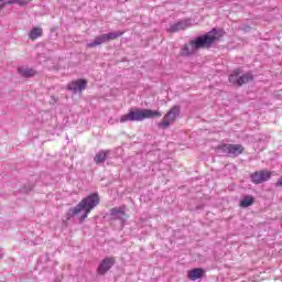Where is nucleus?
Instances as JSON below:
<instances>
[{
    "label": "nucleus",
    "mask_w": 282,
    "mask_h": 282,
    "mask_svg": "<svg viewBox=\"0 0 282 282\" xmlns=\"http://www.w3.org/2000/svg\"><path fill=\"white\" fill-rule=\"evenodd\" d=\"M221 36H224V32H221V30L213 29L206 34L192 40L188 44H185L181 48V55L192 56V54H195L197 50H209V47H213L217 41L221 40Z\"/></svg>",
    "instance_id": "f257e3e1"
},
{
    "label": "nucleus",
    "mask_w": 282,
    "mask_h": 282,
    "mask_svg": "<svg viewBox=\"0 0 282 282\" xmlns=\"http://www.w3.org/2000/svg\"><path fill=\"white\" fill-rule=\"evenodd\" d=\"M151 118H162V111L151 109L130 108L128 113L120 117V122H142Z\"/></svg>",
    "instance_id": "f03ea898"
},
{
    "label": "nucleus",
    "mask_w": 282,
    "mask_h": 282,
    "mask_svg": "<svg viewBox=\"0 0 282 282\" xmlns=\"http://www.w3.org/2000/svg\"><path fill=\"white\" fill-rule=\"evenodd\" d=\"M98 204H100V196H98V193H94L83 198L78 205L72 209V213L73 215H80V213L85 210V214L79 218V221H85L89 216V213H91Z\"/></svg>",
    "instance_id": "7ed1b4c3"
},
{
    "label": "nucleus",
    "mask_w": 282,
    "mask_h": 282,
    "mask_svg": "<svg viewBox=\"0 0 282 282\" xmlns=\"http://www.w3.org/2000/svg\"><path fill=\"white\" fill-rule=\"evenodd\" d=\"M218 151H221L227 158H239L246 151V148L241 144L224 143L217 147Z\"/></svg>",
    "instance_id": "20e7f679"
},
{
    "label": "nucleus",
    "mask_w": 282,
    "mask_h": 282,
    "mask_svg": "<svg viewBox=\"0 0 282 282\" xmlns=\"http://www.w3.org/2000/svg\"><path fill=\"white\" fill-rule=\"evenodd\" d=\"M177 118H180V106H173L163 117L160 127L169 129Z\"/></svg>",
    "instance_id": "39448f33"
},
{
    "label": "nucleus",
    "mask_w": 282,
    "mask_h": 282,
    "mask_svg": "<svg viewBox=\"0 0 282 282\" xmlns=\"http://www.w3.org/2000/svg\"><path fill=\"white\" fill-rule=\"evenodd\" d=\"M116 265V258L107 257L105 258L97 268V274L105 276V274Z\"/></svg>",
    "instance_id": "423d86ee"
},
{
    "label": "nucleus",
    "mask_w": 282,
    "mask_h": 282,
    "mask_svg": "<svg viewBox=\"0 0 282 282\" xmlns=\"http://www.w3.org/2000/svg\"><path fill=\"white\" fill-rule=\"evenodd\" d=\"M270 177H272V172L262 170L251 174V182L253 184H263V182H268Z\"/></svg>",
    "instance_id": "0eeeda50"
},
{
    "label": "nucleus",
    "mask_w": 282,
    "mask_h": 282,
    "mask_svg": "<svg viewBox=\"0 0 282 282\" xmlns=\"http://www.w3.org/2000/svg\"><path fill=\"white\" fill-rule=\"evenodd\" d=\"M68 91L74 94H83L87 89V79H77L67 85Z\"/></svg>",
    "instance_id": "6e6552de"
},
{
    "label": "nucleus",
    "mask_w": 282,
    "mask_h": 282,
    "mask_svg": "<svg viewBox=\"0 0 282 282\" xmlns=\"http://www.w3.org/2000/svg\"><path fill=\"white\" fill-rule=\"evenodd\" d=\"M204 274H206V272L202 268L192 269L187 272V279H189V281H197V279H203Z\"/></svg>",
    "instance_id": "1a4fd4ad"
},
{
    "label": "nucleus",
    "mask_w": 282,
    "mask_h": 282,
    "mask_svg": "<svg viewBox=\"0 0 282 282\" xmlns=\"http://www.w3.org/2000/svg\"><path fill=\"white\" fill-rule=\"evenodd\" d=\"M188 21H181L177 22L176 24H173L170 26L169 32H180L181 30H186V28H189Z\"/></svg>",
    "instance_id": "9d476101"
},
{
    "label": "nucleus",
    "mask_w": 282,
    "mask_h": 282,
    "mask_svg": "<svg viewBox=\"0 0 282 282\" xmlns=\"http://www.w3.org/2000/svg\"><path fill=\"white\" fill-rule=\"evenodd\" d=\"M107 34H101L97 37H95L94 42H90L87 44V47H98V45H102V43H107Z\"/></svg>",
    "instance_id": "9b49d317"
},
{
    "label": "nucleus",
    "mask_w": 282,
    "mask_h": 282,
    "mask_svg": "<svg viewBox=\"0 0 282 282\" xmlns=\"http://www.w3.org/2000/svg\"><path fill=\"white\" fill-rule=\"evenodd\" d=\"M41 36H43V29L41 26H34L29 33L31 41H36V39H41Z\"/></svg>",
    "instance_id": "f8f14e48"
},
{
    "label": "nucleus",
    "mask_w": 282,
    "mask_h": 282,
    "mask_svg": "<svg viewBox=\"0 0 282 282\" xmlns=\"http://www.w3.org/2000/svg\"><path fill=\"white\" fill-rule=\"evenodd\" d=\"M240 76H241V68L234 69V72L229 75V83L231 85H237L239 87Z\"/></svg>",
    "instance_id": "ddd939ff"
},
{
    "label": "nucleus",
    "mask_w": 282,
    "mask_h": 282,
    "mask_svg": "<svg viewBox=\"0 0 282 282\" xmlns=\"http://www.w3.org/2000/svg\"><path fill=\"white\" fill-rule=\"evenodd\" d=\"M18 72L23 78H32V76H36V70L28 67H20L18 68Z\"/></svg>",
    "instance_id": "4468645a"
},
{
    "label": "nucleus",
    "mask_w": 282,
    "mask_h": 282,
    "mask_svg": "<svg viewBox=\"0 0 282 282\" xmlns=\"http://www.w3.org/2000/svg\"><path fill=\"white\" fill-rule=\"evenodd\" d=\"M252 73H246L239 77L238 87H241L242 85H248V83L253 80Z\"/></svg>",
    "instance_id": "2eb2a0df"
},
{
    "label": "nucleus",
    "mask_w": 282,
    "mask_h": 282,
    "mask_svg": "<svg viewBox=\"0 0 282 282\" xmlns=\"http://www.w3.org/2000/svg\"><path fill=\"white\" fill-rule=\"evenodd\" d=\"M107 155H109V151L101 150V151H99V152L95 155L94 161H95L97 164H102V162H105V160H107Z\"/></svg>",
    "instance_id": "dca6fc26"
},
{
    "label": "nucleus",
    "mask_w": 282,
    "mask_h": 282,
    "mask_svg": "<svg viewBox=\"0 0 282 282\" xmlns=\"http://www.w3.org/2000/svg\"><path fill=\"white\" fill-rule=\"evenodd\" d=\"M252 204H254V197L247 195L241 199L240 208H248L249 206H252Z\"/></svg>",
    "instance_id": "f3484780"
},
{
    "label": "nucleus",
    "mask_w": 282,
    "mask_h": 282,
    "mask_svg": "<svg viewBox=\"0 0 282 282\" xmlns=\"http://www.w3.org/2000/svg\"><path fill=\"white\" fill-rule=\"evenodd\" d=\"M122 34H124V31H116V32L106 33V37L108 41H116V39H120Z\"/></svg>",
    "instance_id": "a211bd4d"
},
{
    "label": "nucleus",
    "mask_w": 282,
    "mask_h": 282,
    "mask_svg": "<svg viewBox=\"0 0 282 282\" xmlns=\"http://www.w3.org/2000/svg\"><path fill=\"white\" fill-rule=\"evenodd\" d=\"M110 215L112 216V217H116V215H124V208H122V207H115V208H111L110 209Z\"/></svg>",
    "instance_id": "6ab92c4d"
},
{
    "label": "nucleus",
    "mask_w": 282,
    "mask_h": 282,
    "mask_svg": "<svg viewBox=\"0 0 282 282\" xmlns=\"http://www.w3.org/2000/svg\"><path fill=\"white\" fill-rule=\"evenodd\" d=\"M30 1H32V0H17L18 6H22V7L28 6V3H30Z\"/></svg>",
    "instance_id": "aec40b11"
},
{
    "label": "nucleus",
    "mask_w": 282,
    "mask_h": 282,
    "mask_svg": "<svg viewBox=\"0 0 282 282\" xmlns=\"http://www.w3.org/2000/svg\"><path fill=\"white\" fill-rule=\"evenodd\" d=\"M14 3H18L17 0H9L7 2H3V6H14Z\"/></svg>",
    "instance_id": "412c9836"
},
{
    "label": "nucleus",
    "mask_w": 282,
    "mask_h": 282,
    "mask_svg": "<svg viewBox=\"0 0 282 282\" xmlns=\"http://www.w3.org/2000/svg\"><path fill=\"white\" fill-rule=\"evenodd\" d=\"M276 186H282V176L279 178V181L276 182Z\"/></svg>",
    "instance_id": "4be33fe9"
},
{
    "label": "nucleus",
    "mask_w": 282,
    "mask_h": 282,
    "mask_svg": "<svg viewBox=\"0 0 282 282\" xmlns=\"http://www.w3.org/2000/svg\"><path fill=\"white\" fill-rule=\"evenodd\" d=\"M3 8H6V4H3V3L0 4V10L3 9Z\"/></svg>",
    "instance_id": "5701e85b"
}]
</instances>
